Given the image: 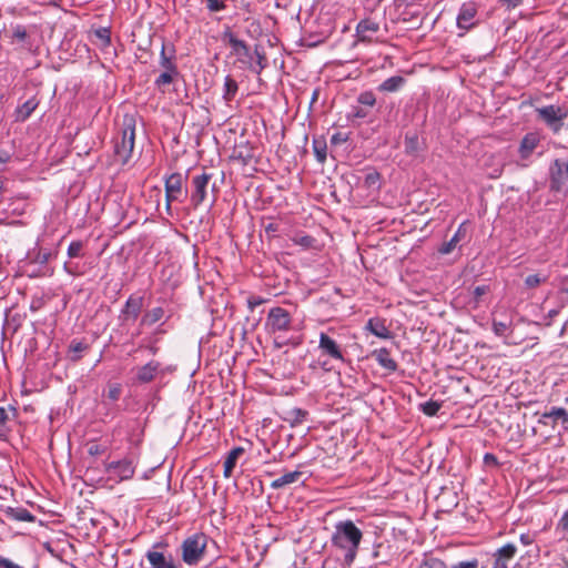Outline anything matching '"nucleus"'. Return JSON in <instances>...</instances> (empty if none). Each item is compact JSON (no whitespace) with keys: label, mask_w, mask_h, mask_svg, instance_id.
Listing matches in <instances>:
<instances>
[{"label":"nucleus","mask_w":568,"mask_h":568,"mask_svg":"<svg viewBox=\"0 0 568 568\" xmlns=\"http://www.w3.org/2000/svg\"><path fill=\"white\" fill-rule=\"evenodd\" d=\"M224 40L227 41L231 48L227 63L234 69L239 71H256L258 69V71H262L267 68V60L257 47L252 52L250 47L231 31L224 33Z\"/></svg>","instance_id":"1"},{"label":"nucleus","mask_w":568,"mask_h":568,"mask_svg":"<svg viewBox=\"0 0 568 568\" xmlns=\"http://www.w3.org/2000/svg\"><path fill=\"white\" fill-rule=\"evenodd\" d=\"M362 539L363 531L354 521L346 519L335 524L331 544L333 547L344 551V561L351 565L357 556Z\"/></svg>","instance_id":"2"},{"label":"nucleus","mask_w":568,"mask_h":568,"mask_svg":"<svg viewBox=\"0 0 568 568\" xmlns=\"http://www.w3.org/2000/svg\"><path fill=\"white\" fill-rule=\"evenodd\" d=\"M135 142V119L133 115L123 116L120 138L114 141V158L122 165L126 164L133 153Z\"/></svg>","instance_id":"3"},{"label":"nucleus","mask_w":568,"mask_h":568,"mask_svg":"<svg viewBox=\"0 0 568 568\" xmlns=\"http://www.w3.org/2000/svg\"><path fill=\"white\" fill-rule=\"evenodd\" d=\"M209 537L204 532H195L185 538L181 545L182 560L189 566L197 565L206 550Z\"/></svg>","instance_id":"4"},{"label":"nucleus","mask_w":568,"mask_h":568,"mask_svg":"<svg viewBox=\"0 0 568 568\" xmlns=\"http://www.w3.org/2000/svg\"><path fill=\"white\" fill-rule=\"evenodd\" d=\"M144 306V296L138 294H131L122 308L120 310L118 321L119 325L129 332V327L134 324L142 316Z\"/></svg>","instance_id":"5"},{"label":"nucleus","mask_w":568,"mask_h":568,"mask_svg":"<svg viewBox=\"0 0 568 568\" xmlns=\"http://www.w3.org/2000/svg\"><path fill=\"white\" fill-rule=\"evenodd\" d=\"M150 568H179L173 555L168 550L166 542H155L146 552Z\"/></svg>","instance_id":"6"},{"label":"nucleus","mask_w":568,"mask_h":568,"mask_svg":"<svg viewBox=\"0 0 568 568\" xmlns=\"http://www.w3.org/2000/svg\"><path fill=\"white\" fill-rule=\"evenodd\" d=\"M212 178L213 174L205 171L192 176L190 184V202L194 209L199 207L206 200Z\"/></svg>","instance_id":"7"},{"label":"nucleus","mask_w":568,"mask_h":568,"mask_svg":"<svg viewBox=\"0 0 568 568\" xmlns=\"http://www.w3.org/2000/svg\"><path fill=\"white\" fill-rule=\"evenodd\" d=\"M291 325L292 316L287 310L276 306L268 311L265 327L270 333H286L291 329Z\"/></svg>","instance_id":"8"},{"label":"nucleus","mask_w":568,"mask_h":568,"mask_svg":"<svg viewBox=\"0 0 568 568\" xmlns=\"http://www.w3.org/2000/svg\"><path fill=\"white\" fill-rule=\"evenodd\" d=\"M568 185V160L556 159L549 168L550 191L561 192Z\"/></svg>","instance_id":"9"},{"label":"nucleus","mask_w":568,"mask_h":568,"mask_svg":"<svg viewBox=\"0 0 568 568\" xmlns=\"http://www.w3.org/2000/svg\"><path fill=\"white\" fill-rule=\"evenodd\" d=\"M8 32L11 44L17 48L31 50L33 47V26H24L20 23L11 24Z\"/></svg>","instance_id":"10"},{"label":"nucleus","mask_w":568,"mask_h":568,"mask_svg":"<svg viewBox=\"0 0 568 568\" xmlns=\"http://www.w3.org/2000/svg\"><path fill=\"white\" fill-rule=\"evenodd\" d=\"M183 175L181 173H172L165 179V201L166 210L171 209V203L174 201H182L187 191H183Z\"/></svg>","instance_id":"11"},{"label":"nucleus","mask_w":568,"mask_h":568,"mask_svg":"<svg viewBox=\"0 0 568 568\" xmlns=\"http://www.w3.org/2000/svg\"><path fill=\"white\" fill-rule=\"evenodd\" d=\"M536 112L555 133L559 132L562 128V121L567 116V112H565L560 106L556 105H546L542 108L536 109Z\"/></svg>","instance_id":"12"},{"label":"nucleus","mask_w":568,"mask_h":568,"mask_svg":"<svg viewBox=\"0 0 568 568\" xmlns=\"http://www.w3.org/2000/svg\"><path fill=\"white\" fill-rule=\"evenodd\" d=\"M168 371L160 362L150 361L142 366L136 367L134 381L139 384H149L158 376H163Z\"/></svg>","instance_id":"13"},{"label":"nucleus","mask_w":568,"mask_h":568,"mask_svg":"<svg viewBox=\"0 0 568 568\" xmlns=\"http://www.w3.org/2000/svg\"><path fill=\"white\" fill-rule=\"evenodd\" d=\"M318 349L324 356L342 363L345 362L342 346L325 332L320 333Z\"/></svg>","instance_id":"14"},{"label":"nucleus","mask_w":568,"mask_h":568,"mask_svg":"<svg viewBox=\"0 0 568 568\" xmlns=\"http://www.w3.org/2000/svg\"><path fill=\"white\" fill-rule=\"evenodd\" d=\"M478 13V7L475 2H464L458 11L456 23L458 29L464 31H469L474 27H476L477 21L476 17Z\"/></svg>","instance_id":"15"},{"label":"nucleus","mask_w":568,"mask_h":568,"mask_svg":"<svg viewBox=\"0 0 568 568\" xmlns=\"http://www.w3.org/2000/svg\"><path fill=\"white\" fill-rule=\"evenodd\" d=\"M109 474L116 476L120 480H129L134 476L135 466L132 460L124 458L118 462H111L105 465Z\"/></svg>","instance_id":"16"},{"label":"nucleus","mask_w":568,"mask_h":568,"mask_svg":"<svg viewBox=\"0 0 568 568\" xmlns=\"http://www.w3.org/2000/svg\"><path fill=\"white\" fill-rule=\"evenodd\" d=\"M381 31L379 22L366 18L361 20L356 27V36L359 41L371 42L378 38Z\"/></svg>","instance_id":"17"},{"label":"nucleus","mask_w":568,"mask_h":568,"mask_svg":"<svg viewBox=\"0 0 568 568\" xmlns=\"http://www.w3.org/2000/svg\"><path fill=\"white\" fill-rule=\"evenodd\" d=\"M517 548L513 544H506L497 549L491 557V568H508L509 562L514 559Z\"/></svg>","instance_id":"18"},{"label":"nucleus","mask_w":568,"mask_h":568,"mask_svg":"<svg viewBox=\"0 0 568 568\" xmlns=\"http://www.w3.org/2000/svg\"><path fill=\"white\" fill-rule=\"evenodd\" d=\"M541 136L538 132L525 134L519 143L518 154L521 160H528L540 144Z\"/></svg>","instance_id":"19"},{"label":"nucleus","mask_w":568,"mask_h":568,"mask_svg":"<svg viewBox=\"0 0 568 568\" xmlns=\"http://www.w3.org/2000/svg\"><path fill=\"white\" fill-rule=\"evenodd\" d=\"M371 356L378 363L381 367L385 368L389 373H394L398 368L396 361L390 355V351L386 347L374 349L371 353Z\"/></svg>","instance_id":"20"},{"label":"nucleus","mask_w":568,"mask_h":568,"mask_svg":"<svg viewBox=\"0 0 568 568\" xmlns=\"http://www.w3.org/2000/svg\"><path fill=\"white\" fill-rule=\"evenodd\" d=\"M253 158V146L248 142L236 144L231 154V159L240 162L242 165H248Z\"/></svg>","instance_id":"21"},{"label":"nucleus","mask_w":568,"mask_h":568,"mask_svg":"<svg viewBox=\"0 0 568 568\" xmlns=\"http://www.w3.org/2000/svg\"><path fill=\"white\" fill-rule=\"evenodd\" d=\"M365 328L379 338L387 339L392 337V332L386 326L385 320L381 317L369 318Z\"/></svg>","instance_id":"22"},{"label":"nucleus","mask_w":568,"mask_h":568,"mask_svg":"<svg viewBox=\"0 0 568 568\" xmlns=\"http://www.w3.org/2000/svg\"><path fill=\"white\" fill-rule=\"evenodd\" d=\"M416 561V568H449L447 562L433 551H425Z\"/></svg>","instance_id":"23"},{"label":"nucleus","mask_w":568,"mask_h":568,"mask_svg":"<svg viewBox=\"0 0 568 568\" xmlns=\"http://www.w3.org/2000/svg\"><path fill=\"white\" fill-rule=\"evenodd\" d=\"M3 514L8 519H11L14 521H26V523L36 521V516L33 514H31L24 507H7L3 510Z\"/></svg>","instance_id":"24"},{"label":"nucleus","mask_w":568,"mask_h":568,"mask_svg":"<svg viewBox=\"0 0 568 568\" xmlns=\"http://www.w3.org/2000/svg\"><path fill=\"white\" fill-rule=\"evenodd\" d=\"M466 235H467V230H466V223L464 222L458 226V229L455 232V234L453 235V237L448 242H445L438 248V252L444 255L452 253L456 248L458 243L466 237Z\"/></svg>","instance_id":"25"},{"label":"nucleus","mask_w":568,"mask_h":568,"mask_svg":"<svg viewBox=\"0 0 568 568\" xmlns=\"http://www.w3.org/2000/svg\"><path fill=\"white\" fill-rule=\"evenodd\" d=\"M181 73H160L159 78L155 80V84L163 92H170V85L173 84V91H178V85L180 82Z\"/></svg>","instance_id":"26"},{"label":"nucleus","mask_w":568,"mask_h":568,"mask_svg":"<svg viewBox=\"0 0 568 568\" xmlns=\"http://www.w3.org/2000/svg\"><path fill=\"white\" fill-rule=\"evenodd\" d=\"M405 153L408 156H417L423 151V145L416 132H407L404 139Z\"/></svg>","instance_id":"27"},{"label":"nucleus","mask_w":568,"mask_h":568,"mask_svg":"<svg viewBox=\"0 0 568 568\" xmlns=\"http://www.w3.org/2000/svg\"><path fill=\"white\" fill-rule=\"evenodd\" d=\"M405 83L406 80L402 75H393L383 81L377 87V90L383 93H394L399 91L405 85Z\"/></svg>","instance_id":"28"},{"label":"nucleus","mask_w":568,"mask_h":568,"mask_svg":"<svg viewBox=\"0 0 568 568\" xmlns=\"http://www.w3.org/2000/svg\"><path fill=\"white\" fill-rule=\"evenodd\" d=\"M165 315V311L161 306L145 311L140 318V326H152L160 322Z\"/></svg>","instance_id":"29"},{"label":"nucleus","mask_w":568,"mask_h":568,"mask_svg":"<svg viewBox=\"0 0 568 568\" xmlns=\"http://www.w3.org/2000/svg\"><path fill=\"white\" fill-rule=\"evenodd\" d=\"M243 447H234L229 452L225 460H224V471L223 475L225 478H230L232 476L233 469L236 466L237 459L244 454Z\"/></svg>","instance_id":"30"},{"label":"nucleus","mask_w":568,"mask_h":568,"mask_svg":"<svg viewBox=\"0 0 568 568\" xmlns=\"http://www.w3.org/2000/svg\"><path fill=\"white\" fill-rule=\"evenodd\" d=\"M165 331L162 328V324L156 327V329L146 337H143L139 343V349H146L150 354L155 355L159 352V347L156 346L158 337L156 335L163 334Z\"/></svg>","instance_id":"31"},{"label":"nucleus","mask_w":568,"mask_h":568,"mask_svg":"<svg viewBox=\"0 0 568 568\" xmlns=\"http://www.w3.org/2000/svg\"><path fill=\"white\" fill-rule=\"evenodd\" d=\"M302 475H303V473L300 470L286 473L284 475H282L281 477L274 479L271 483V488L281 489L288 485L295 484L301 479Z\"/></svg>","instance_id":"32"},{"label":"nucleus","mask_w":568,"mask_h":568,"mask_svg":"<svg viewBox=\"0 0 568 568\" xmlns=\"http://www.w3.org/2000/svg\"><path fill=\"white\" fill-rule=\"evenodd\" d=\"M308 413L302 408H292L285 413L283 419L287 422L292 427L303 424L306 420Z\"/></svg>","instance_id":"33"},{"label":"nucleus","mask_w":568,"mask_h":568,"mask_svg":"<svg viewBox=\"0 0 568 568\" xmlns=\"http://www.w3.org/2000/svg\"><path fill=\"white\" fill-rule=\"evenodd\" d=\"M326 40V36L323 33H306L301 38V44L307 48H314Z\"/></svg>","instance_id":"34"},{"label":"nucleus","mask_w":568,"mask_h":568,"mask_svg":"<svg viewBox=\"0 0 568 568\" xmlns=\"http://www.w3.org/2000/svg\"><path fill=\"white\" fill-rule=\"evenodd\" d=\"M546 418H560L564 422H568V413L562 407H555L554 406V407L550 408V410L545 412L542 414L541 419L539 422L546 424V422L544 420Z\"/></svg>","instance_id":"35"},{"label":"nucleus","mask_w":568,"mask_h":568,"mask_svg":"<svg viewBox=\"0 0 568 568\" xmlns=\"http://www.w3.org/2000/svg\"><path fill=\"white\" fill-rule=\"evenodd\" d=\"M37 108V103L33 100L26 101L21 106L18 108V119L21 121L27 120Z\"/></svg>","instance_id":"36"},{"label":"nucleus","mask_w":568,"mask_h":568,"mask_svg":"<svg viewBox=\"0 0 568 568\" xmlns=\"http://www.w3.org/2000/svg\"><path fill=\"white\" fill-rule=\"evenodd\" d=\"M237 92V83L230 75L225 78L224 81V94L223 98L226 101H231Z\"/></svg>","instance_id":"37"},{"label":"nucleus","mask_w":568,"mask_h":568,"mask_svg":"<svg viewBox=\"0 0 568 568\" xmlns=\"http://www.w3.org/2000/svg\"><path fill=\"white\" fill-rule=\"evenodd\" d=\"M313 150L318 162L324 163L326 160V143L324 140L314 139Z\"/></svg>","instance_id":"38"},{"label":"nucleus","mask_w":568,"mask_h":568,"mask_svg":"<svg viewBox=\"0 0 568 568\" xmlns=\"http://www.w3.org/2000/svg\"><path fill=\"white\" fill-rule=\"evenodd\" d=\"M95 39L99 41L100 45L106 47L111 42V31L109 28L101 27L93 31Z\"/></svg>","instance_id":"39"},{"label":"nucleus","mask_w":568,"mask_h":568,"mask_svg":"<svg viewBox=\"0 0 568 568\" xmlns=\"http://www.w3.org/2000/svg\"><path fill=\"white\" fill-rule=\"evenodd\" d=\"M442 407V403L437 400L429 399L423 404H420V410L427 416H435L439 412Z\"/></svg>","instance_id":"40"},{"label":"nucleus","mask_w":568,"mask_h":568,"mask_svg":"<svg viewBox=\"0 0 568 568\" xmlns=\"http://www.w3.org/2000/svg\"><path fill=\"white\" fill-rule=\"evenodd\" d=\"M84 244L82 241H72L67 250L69 258H77L83 256Z\"/></svg>","instance_id":"41"},{"label":"nucleus","mask_w":568,"mask_h":568,"mask_svg":"<svg viewBox=\"0 0 568 568\" xmlns=\"http://www.w3.org/2000/svg\"><path fill=\"white\" fill-rule=\"evenodd\" d=\"M85 349H88V344L73 339L69 345V351L75 354L71 357L72 361H79L81 358V353Z\"/></svg>","instance_id":"42"},{"label":"nucleus","mask_w":568,"mask_h":568,"mask_svg":"<svg viewBox=\"0 0 568 568\" xmlns=\"http://www.w3.org/2000/svg\"><path fill=\"white\" fill-rule=\"evenodd\" d=\"M381 174L376 170L369 171L364 178V185L368 189L379 187Z\"/></svg>","instance_id":"43"},{"label":"nucleus","mask_w":568,"mask_h":568,"mask_svg":"<svg viewBox=\"0 0 568 568\" xmlns=\"http://www.w3.org/2000/svg\"><path fill=\"white\" fill-rule=\"evenodd\" d=\"M357 102L364 106L373 108L376 104V98L372 91H364L358 94Z\"/></svg>","instance_id":"44"},{"label":"nucleus","mask_w":568,"mask_h":568,"mask_svg":"<svg viewBox=\"0 0 568 568\" xmlns=\"http://www.w3.org/2000/svg\"><path fill=\"white\" fill-rule=\"evenodd\" d=\"M122 394V385L120 383H113L108 385V392L106 397L116 402L120 399Z\"/></svg>","instance_id":"45"},{"label":"nucleus","mask_w":568,"mask_h":568,"mask_svg":"<svg viewBox=\"0 0 568 568\" xmlns=\"http://www.w3.org/2000/svg\"><path fill=\"white\" fill-rule=\"evenodd\" d=\"M201 1L204 2L206 6V9L213 13L223 11L226 8L224 0H201Z\"/></svg>","instance_id":"46"},{"label":"nucleus","mask_w":568,"mask_h":568,"mask_svg":"<svg viewBox=\"0 0 568 568\" xmlns=\"http://www.w3.org/2000/svg\"><path fill=\"white\" fill-rule=\"evenodd\" d=\"M479 564V559L474 557L467 560L457 561L453 564L449 568H478Z\"/></svg>","instance_id":"47"},{"label":"nucleus","mask_w":568,"mask_h":568,"mask_svg":"<svg viewBox=\"0 0 568 568\" xmlns=\"http://www.w3.org/2000/svg\"><path fill=\"white\" fill-rule=\"evenodd\" d=\"M368 116V111L365 106H353L352 112L347 114V119L353 121L355 119H365Z\"/></svg>","instance_id":"48"},{"label":"nucleus","mask_w":568,"mask_h":568,"mask_svg":"<svg viewBox=\"0 0 568 568\" xmlns=\"http://www.w3.org/2000/svg\"><path fill=\"white\" fill-rule=\"evenodd\" d=\"M166 50H168V48L164 44H162V50H161L162 65L165 69V71H175V67L171 62V57L166 54Z\"/></svg>","instance_id":"49"},{"label":"nucleus","mask_w":568,"mask_h":568,"mask_svg":"<svg viewBox=\"0 0 568 568\" xmlns=\"http://www.w3.org/2000/svg\"><path fill=\"white\" fill-rule=\"evenodd\" d=\"M557 531H561L564 537L568 536V509L564 511L556 526Z\"/></svg>","instance_id":"50"},{"label":"nucleus","mask_w":568,"mask_h":568,"mask_svg":"<svg viewBox=\"0 0 568 568\" xmlns=\"http://www.w3.org/2000/svg\"><path fill=\"white\" fill-rule=\"evenodd\" d=\"M293 241L295 244L303 246L305 248L312 247L313 243L315 242L314 237L310 235L295 236Z\"/></svg>","instance_id":"51"},{"label":"nucleus","mask_w":568,"mask_h":568,"mask_svg":"<svg viewBox=\"0 0 568 568\" xmlns=\"http://www.w3.org/2000/svg\"><path fill=\"white\" fill-rule=\"evenodd\" d=\"M63 268L71 276H81L83 274V272L80 271L78 263L65 262Z\"/></svg>","instance_id":"52"},{"label":"nucleus","mask_w":568,"mask_h":568,"mask_svg":"<svg viewBox=\"0 0 568 568\" xmlns=\"http://www.w3.org/2000/svg\"><path fill=\"white\" fill-rule=\"evenodd\" d=\"M545 281L546 277L541 278L538 274H530L525 278V284L527 287L534 288Z\"/></svg>","instance_id":"53"},{"label":"nucleus","mask_w":568,"mask_h":568,"mask_svg":"<svg viewBox=\"0 0 568 568\" xmlns=\"http://www.w3.org/2000/svg\"><path fill=\"white\" fill-rule=\"evenodd\" d=\"M509 325L505 322L493 321V331L497 336H504L508 331Z\"/></svg>","instance_id":"54"},{"label":"nucleus","mask_w":568,"mask_h":568,"mask_svg":"<svg viewBox=\"0 0 568 568\" xmlns=\"http://www.w3.org/2000/svg\"><path fill=\"white\" fill-rule=\"evenodd\" d=\"M349 139V134L348 133H344V132H335L332 136H331V144L332 145H341L345 142H347Z\"/></svg>","instance_id":"55"},{"label":"nucleus","mask_w":568,"mask_h":568,"mask_svg":"<svg viewBox=\"0 0 568 568\" xmlns=\"http://www.w3.org/2000/svg\"><path fill=\"white\" fill-rule=\"evenodd\" d=\"M106 450L105 446L101 445V444H97V443H92L89 445L88 447V454L90 456H99V455H102L104 454Z\"/></svg>","instance_id":"56"},{"label":"nucleus","mask_w":568,"mask_h":568,"mask_svg":"<svg viewBox=\"0 0 568 568\" xmlns=\"http://www.w3.org/2000/svg\"><path fill=\"white\" fill-rule=\"evenodd\" d=\"M9 419L7 409L4 407H0V436L4 433V425Z\"/></svg>","instance_id":"57"},{"label":"nucleus","mask_w":568,"mask_h":568,"mask_svg":"<svg viewBox=\"0 0 568 568\" xmlns=\"http://www.w3.org/2000/svg\"><path fill=\"white\" fill-rule=\"evenodd\" d=\"M264 301L258 296H251L247 298V306L251 311L260 306Z\"/></svg>","instance_id":"58"},{"label":"nucleus","mask_w":568,"mask_h":568,"mask_svg":"<svg viewBox=\"0 0 568 568\" xmlns=\"http://www.w3.org/2000/svg\"><path fill=\"white\" fill-rule=\"evenodd\" d=\"M0 567H2V568H23L22 566L14 564L10 559L1 557V556H0Z\"/></svg>","instance_id":"59"},{"label":"nucleus","mask_w":568,"mask_h":568,"mask_svg":"<svg viewBox=\"0 0 568 568\" xmlns=\"http://www.w3.org/2000/svg\"><path fill=\"white\" fill-rule=\"evenodd\" d=\"M145 326H140V324L138 325V327L132 331V332H126L130 336V341L131 342H134L135 339H138L142 334H143V328Z\"/></svg>","instance_id":"60"},{"label":"nucleus","mask_w":568,"mask_h":568,"mask_svg":"<svg viewBox=\"0 0 568 568\" xmlns=\"http://www.w3.org/2000/svg\"><path fill=\"white\" fill-rule=\"evenodd\" d=\"M524 0H499L503 6H506L508 9H515L523 3Z\"/></svg>","instance_id":"61"},{"label":"nucleus","mask_w":568,"mask_h":568,"mask_svg":"<svg viewBox=\"0 0 568 568\" xmlns=\"http://www.w3.org/2000/svg\"><path fill=\"white\" fill-rule=\"evenodd\" d=\"M50 258H51L50 252H39L36 260L40 264H45L49 262Z\"/></svg>","instance_id":"62"},{"label":"nucleus","mask_w":568,"mask_h":568,"mask_svg":"<svg viewBox=\"0 0 568 568\" xmlns=\"http://www.w3.org/2000/svg\"><path fill=\"white\" fill-rule=\"evenodd\" d=\"M484 463L486 465H493V466H497L498 465L497 457L494 454H490V453L485 454Z\"/></svg>","instance_id":"63"},{"label":"nucleus","mask_w":568,"mask_h":568,"mask_svg":"<svg viewBox=\"0 0 568 568\" xmlns=\"http://www.w3.org/2000/svg\"><path fill=\"white\" fill-rule=\"evenodd\" d=\"M488 291V286L486 285H479L474 288V295L475 297H480L481 295L486 294Z\"/></svg>","instance_id":"64"}]
</instances>
